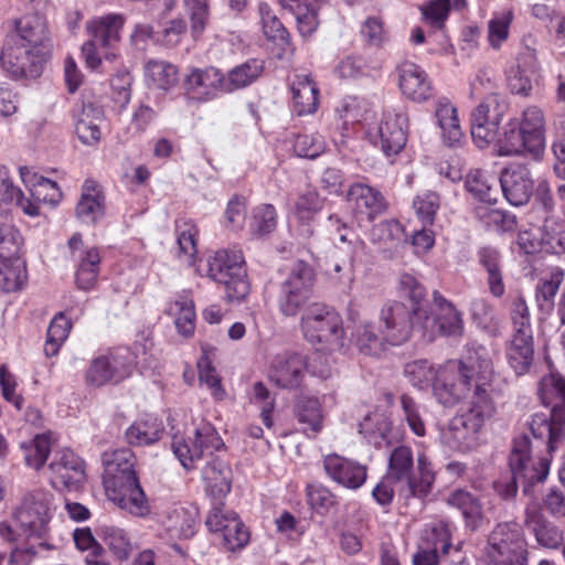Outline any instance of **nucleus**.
I'll return each mask as SVG.
<instances>
[{
  "instance_id": "10",
  "label": "nucleus",
  "mask_w": 565,
  "mask_h": 565,
  "mask_svg": "<svg viewBox=\"0 0 565 565\" xmlns=\"http://www.w3.org/2000/svg\"><path fill=\"white\" fill-rule=\"evenodd\" d=\"M433 311L425 307L413 309L414 318L422 320L424 330L438 331L443 335H461L463 321L461 313L439 291L433 292Z\"/></svg>"
},
{
  "instance_id": "54",
  "label": "nucleus",
  "mask_w": 565,
  "mask_h": 565,
  "mask_svg": "<svg viewBox=\"0 0 565 565\" xmlns=\"http://www.w3.org/2000/svg\"><path fill=\"white\" fill-rule=\"evenodd\" d=\"M507 110L508 103L503 95H490L482 98L472 111L471 118L475 121L483 120V122L493 121L494 124H500Z\"/></svg>"
},
{
  "instance_id": "51",
  "label": "nucleus",
  "mask_w": 565,
  "mask_h": 565,
  "mask_svg": "<svg viewBox=\"0 0 565 565\" xmlns=\"http://www.w3.org/2000/svg\"><path fill=\"white\" fill-rule=\"evenodd\" d=\"M20 174L22 180L29 184V177L36 179V183L33 184V189H31V195L33 198V202L38 205V202L43 201L51 204H56L60 202L62 198V192L60 191L56 182L51 181L43 177H36L35 174H31L30 170L26 167L20 168Z\"/></svg>"
},
{
  "instance_id": "20",
  "label": "nucleus",
  "mask_w": 565,
  "mask_h": 565,
  "mask_svg": "<svg viewBox=\"0 0 565 565\" xmlns=\"http://www.w3.org/2000/svg\"><path fill=\"white\" fill-rule=\"evenodd\" d=\"M54 487L76 489L85 480L84 463L72 450L57 452L49 465Z\"/></svg>"
},
{
  "instance_id": "30",
  "label": "nucleus",
  "mask_w": 565,
  "mask_h": 565,
  "mask_svg": "<svg viewBox=\"0 0 565 565\" xmlns=\"http://www.w3.org/2000/svg\"><path fill=\"white\" fill-rule=\"evenodd\" d=\"M348 201L353 202L360 213L374 217L386 210V202L382 193L376 189L362 184H352L348 191Z\"/></svg>"
},
{
  "instance_id": "38",
  "label": "nucleus",
  "mask_w": 565,
  "mask_h": 565,
  "mask_svg": "<svg viewBox=\"0 0 565 565\" xmlns=\"http://www.w3.org/2000/svg\"><path fill=\"white\" fill-rule=\"evenodd\" d=\"M198 509L192 508H175L167 518V531L171 537L190 539L195 534L198 525Z\"/></svg>"
},
{
  "instance_id": "32",
  "label": "nucleus",
  "mask_w": 565,
  "mask_h": 565,
  "mask_svg": "<svg viewBox=\"0 0 565 565\" xmlns=\"http://www.w3.org/2000/svg\"><path fill=\"white\" fill-rule=\"evenodd\" d=\"M435 117L441 129L443 139L449 147L460 143L463 134L461 131L457 109L447 98H439L436 104Z\"/></svg>"
},
{
  "instance_id": "46",
  "label": "nucleus",
  "mask_w": 565,
  "mask_h": 565,
  "mask_svg": "<svg viewBox=\"0 0 565 565\" xmlns=\"http://www.w3.org/2000/svg\"><path fill=\"white\" fill-rule=\"evenodd\" d=\"M479 263L487 270V281L490 292L494 297H501L504 294V284L500 266V254L493 247H482L478 252Z\"/></svg>"
},
{
  "instance_id": "63",
  "label": "nucleus",
  "mask_w": 565,
  "mask_h": 565,
  "mask_svg": "<svg viewBox=\"0 0 565 565\" xmlns=\"http://www.w3.org/2000/svg\"><path fill=\"white\" fill-rule=\"evenodd\" d=\"M223 546L231 552L244 547L249 541V531L239 520L238 515L228 521L221 532Z\"/></svg>"
},
{
  "instance_id": "42",
  "label": "nucleus",
  "mask_w": 565,
  "mask_h": 565,
  "mask_svg": "<svg viewBox=\"0 0 565 565\" xmlns=\"http://www.w3.org/2000/svg\"><path fill=\"white\" fill-rule=\"evenodd\" d=\"M1 204H14L30 216L39 214V205L30 199L24 198L22 191L13 184L9 175V170L6 167H0V205Z\"/></svg>"
},
{
  "instance_id": "64",
  "label": "nucleus",
  "mask_w": 565,
  "mask_h": 565,
  "mask_svg": "<svg viewBox=\"0 0 565 565\" xmlns=\"http://www.w3.org/2000/svg\"><path fill=\"white\" fill-rule=\"evenodd\" d=\"M436 373L427 360H415L404 366V375L412 385L423 388L436 381Z\"/></svg>"
},
{
  "instance_id": "19",
  "label": "nucleus",
  "mask_w": 565,
  "mask_h": 565,
  "mask_svg": "<svg viewBox=\"0 0 565 565\" xmlns=\"http://www.w3.org/2000/svg\"><path fill=\"white\" fill-rule=\"evenodd\" d=\"M565 403H555L548 415L534 414L530 429L534 438L546 439L548 452L558 448L564 438Z\"/></svg>"
},
{
  "instance_id": "39",
  "label": "nucleus",
  "mask_w": 565,
  "mask_h": 565,
  "mask_svg": "<svg viewBox=\"0 0 565 565\" xmlns=\"http://www.w3.org/2000/svg\"><path fill=\"white\" fill-rule=\"evenodd\" d=\"M499 180L480 169L470 170L466 177V188L481 202L494 204L498 198Z\"/></svg>"
},
{
  "instance_id": "16",
  "label": "nucleus",
  "mask_w": 565,
  "mask_h": 565,
  "mask_svg": "<svg viewBox=\"0 0 565 565\" xmlns=\"http://www.w3.org/2000/svg\"><path fill=\"white\" fill-rule=\"evenodd\" d=\"M499 183L509 203L515 206L526 204L534 192V180L526 164L515 163L507 167Z\"/></svg>"
},
{
  "instance_id": "31",
  "label": "nucleus",
  "mask_w": 565,
  "mask_h": 565,
  "mask_svg": "<svg viewBox=\"0 0 565 565\" xmlns=\"http://www.w3.org/2000/svg\"><path fill=\"white\" fill-rule=\"evenodd\" d=\"M103 110L93 104H83L77 115L75 132L85 145H95L100 140V124L103 122Z\"/></svg>"
},
{
  "instance_id": "17",
  "label": "nucleus",
  "mask_w": 565,
  "mask_h": 565,
  "mask_svg": "<svg viewBox=\"0 0 565 565\" xmlns=\"http://www.w3.org/2000/svg\"><path fill=\"white\" fill-rule=\"evenodd\" d=\"M4 38H12L13 42L28 45L36 50H49L47 28L44 19L36 14L14 18L7 22Z\"/></svg>"
},
{
  "instance_id": "45",
  "label": "nucleus",
  "mask_w": 565,
  "mask_h": 565,
  "mask_svg": "<svg viewBox=\"0 0 565 565\" xmlns=\"http://www.w3.org/2000/svg\"><path fill=\"white\" fill-rule=\"evenodd\" d=\"M353 338L359 351L366 355H379L384 351L385 344H388L381 327L369 322L358 326Z\"/></svg>"
},
{
  "instance_id": "60",
  "label": "nucleus",
  "mask_w": 565,
  "mask_h": 565,
  "mask_svg": "<svg viewBox=\"0 0 565 565\" xmlns=\"http://www.w3.org/2000/svg\"><path fill=\"white\" fill-rule=\"evenodd\" d=\"M426 543L427 547L440 553L441 555H447L450 551L459 552V546H452L451 544V533L449 525L443 521L434 523L426 531Z\"/></svg>"
},
{
  "instance_id": "48",
  "label": "nucleus",
  "mask_w": 565,
  "mask_h": 565,
  "mask_svg": "<svg viewBox=\"0 0 565 565\" xmlns=\"http://www.w3.org/2000/svg\"><path fill=\"white\" fill-rule=\"evenodd\" d=\"M169 313L175 315V327L180 334L190 337L195 328V311L193 300L186 295H180L169 308Z\"/></svg>"
},
{
  "instance_id": "56",
  "label": "nucleus",
  "mask_w": 565,
  "mask_h": 565,
  "mask_svg": "<svg viewBox=\"0 0 565 565\" xmlns=\"http://www.w3.org/2000/svg\"><path fill=\"white\" fill-rule=\"evenodd\" d=\"M511 339L534 340L530 311L523 298H516L511 307Z\"/></svg>"
},
{
  "instance_id": "57",
  "label": "nucleus",
  "mask_w": 565,
  "mask_h": 565,
  "mask_svg": "<svg viewBox=\"0 0 565 565\" xmlns=\"http://www.w3.org/2000/svg\"><path fill=\"white\" fill-rule=\"evenodd\" d=\"M71 328L72 323L64 313L60 312L53 318L47 329V338L44 345V352L47 356L57 354L61 345L67 339Z\"/></svg>"
},
{
  "instance_id": "7",
  "label": "nucleus",
  "mask_w": 565,
  "mask_h": 565,
  "mask_svg": "<svg viewBox=\"0 0 565 565\" xmlns=\"http://www.w3.org/2000/svg\"><path fill=\"white\" fill-rule=\"evenodd\" d=\"M476 376L462 362L447 361L436 373L433 391L440 404L455 406L462 399H472Z\"/></svg>"
},
{
  "instance_id": "6",
  "label": "nucleus",
  "mask_w": 565,
  "mask_h": 565,
  "mask_svg": "<svg viewBox=\"0 0 565 565\" xmlns=\"http://www.w3.org/2000/svg\"><path fill=\"white\" fill-rule=\"evenodd\" d=\"M303 338L312 345H341L344 335L341 316L322 303L308 306L301 317Z\"/></svg>"
},
{
  "instance_id": "58",
  "label": "nucleus",
  "mask_w": 565,
  "mask_h": 565,
  "mask_svg": "<svg viewBox=\"0 0 565 565\" xmlns=\"http://www.w3.org/2000/svg\"><path fill=\"white\" fill-rule=\"evenodd\" d=\"M513 18V12L511 10H507L495 13L489 21L488 41L492 49L499 50L508 40Z\"/></svg>"
},
{
  "instance_id": "15",
  "label": "nucleus",
  "mask_w": 565,
  "mask_h": 565,
  "mask_svg": "<svg viewBox=\"0 0 565 565\" xmlns=\"http://www.w3.org/2000/svg\"><path fill=\"white\" fill-rule=\"evenodd\" d=\"M315 280L312 267L297 260L285 280V315H295L308 300Z\"/></svg>"
},
{
  "instance_id": "35",
  "label": "nucleus",
  "mask_w": 565,
  "mask_h": 565,
  "mask_svg": "<svg viewBox=\"0 0 565 565\" xmlns=\"http://www.w3.org/2000/svg\"><path fill=\"white\" fill-rule=\"evenodd\" d=\"M100 254L96 247L81 250L77 256L75 281L79 289L94 288L99 274Z\"/></svg>"
},
{
  "instance_id": "41",
  "label": "nucleus",
  "mask_w": 565,
  "mask_h": 565,
  "mask_svg": "<svg viewBox=\"0 0 565 565\" xmlns=\"http://www.w3.org/2000/svg\"><path fill=\"white\" fill-rule=\"evenodd\" d=\"M162 433L161 422L149 417L132 423L125 433V439L130 446H147L157 443Z\"/></svg>"
},
{
  "instance_id": "47",
  "label": "nucleus",
  "mask_w": 565,
  "mask_h": 565,
  "mask_svg": "<svg viewBox=\"0 0 565 565\" xmlns=\"http://www.w3.org/2000/svg\"><path fill=\"white\" fill-rule=\"evenodd\" d=\"M296 416L306 434H317L321 429L322 415L318 398L301 395L295 406Z\"/></svg>"
},
{
  "instance_id": "49",
  "label": "nucleus",
  "mask_w": 565,
  "mask_h": 565,
  "mask_svg": "<svg viewBox=\"0 0 565 565\" xmlns=\"http://www.w3.org/2000/svg\"><path fill=\"white\" fill-rule=\"evenodd\" d=\"M23 238L8 214L0 213V257H21Z\"/></svg>"
},
{
  "instance_id": "34",
  "label": "nucleus",
  "mask_w": 565,
  "mask_h": 565,
  "mask_svg": "<svg viewBox=\"0 0 565 565\" xmlns=\"http://www.w3.org/2000/svg\"><path fill=\"white\" fill-rule=\"evenodd\" d=\"M446 502L460 510L467 527L476 530L479 526L482 519V507L479 499L471 492L456 489L447 495Z\"/></svg>"
},
{
  "instance_id": "59",
  "label": "nucleus",
  "mask_w": 565,
  "mask_h": 565,
  "mask_svg": "<svg viewBox=\"0 0 565 565\" xmlns=\"http://www.w3.org/2000/svg\"><path fill=\"white\" fill-rule=\"evenodd\" d=\"M102 531L103 540L115 557L120 561L127 559L132 551V544L127 533L113 525L104 526Z\"/></svg>"
},
{
  "instance_id": "25",
  "label": "nucleus",
  "mask_w": 565,
  "mask_h": 565,
  "mask_svg": "<svg viewBox=\"0 0 565 565\" xmlns=\"http://www.w3.org/2000/svg\"><path fill=\"white\" fill-rule=\"evenodd\" d=\"M377 136L386 156L398 153L407 140V117L404 114H385L379 126Z\"/></svg>"
},
{
  "instance_id": "11",
  "label": "nucleus",
  "mask_w": 565,
  "mask_h": 565,
  "mask_svg": "<svg viewBox=\"0 0 565 565\" xmlns=\"http://www.w3.org/2000/svg\"><path fill=\"white\" fill-rule=\"evenodd\" d=\"M124 18L120 14H109L87 24L90 39L82 46L87 67L95 70L102 62V50L113 49L120 39Z\"/></svg>"
},
{
  "instance_id": "62",
  "label": "nucleus",
  "mask_w": 565,
  "mask_h": 565,
  "mask_svg": "<svg viewBox=\"0 0 565 565\" xmlns=\"http://www.w3.org/2000/svg\"><path fill=\"white\" fill-rule=\"evenodd\" d=\"M295 1L296 3L290 4L288 10L292 14L301 36H310L318 26L317 11L312 4L306 1L303 3L297 0Z\"/></svg>"
},
{
  "instance_id": "9",
  "label": "nucleus",
  "mask_w": 565,
  "mask_h": 565,
  "mask_svg": "<svg viewBox=\"0 0 565 565\" xmlns=\"http://www.w3.org/2000/svg\"><path fill=\"white\" fill-rule=\"evenodd\" d=\"M52 495L44 490L25 493L13 509L12 518L26 536L42 537L52 518Z\"/></svg>"
},
{
  "instance_id": "44",
  "label": "nucleus",
  "mask_w": 565,
  "mask_h": 565,
  "mask_svg": "<svg viewBox=\"0 0 565 565\" xmlns=\"http://www.w3.org/2000/svg\"><path fill=\"white\" fill-rule=\"evenodd\" d=\"M520 128L527 137V142L539 152L544 149L545 117L537 106H530L522 113Z\"/></svg>"
},
{
  "instance_id": "2",
  "label": "nucleus",
  "mask_w": 565,
  "mask_h": 565,
  "mask_svg": "<svg viewBox=\"0 0 565 565\" xmlns=\"http://www.w3.org/2000/svg\"><path fill=\"white\" fill-rule=\"evenodd\" d=\"M408 446H397L390 455L386 476L394 479L405 498L425 499L433 490L436 475L428 457L420 452L416 458Z\"/></svg>"
},
{
  "instance_id": "27",
  "label": "nucleus",
  "mask_w": 565,
  "mask_h": 565,
  "mask_svg": "<svg viewBox=\"0 0 565 565\" xmlns=\"http://www.w3.org/2000/svg\"><path fill=\"white\" fill-rule=\"evenodd\" d=\"M495 149L501 157L521 156L525 152L534 156L540 153L527 142V137L520 128L518 118H513L504 125L502 132L497 138Z\"/></svg>"
},
{
  "instance_id": "29",
  "label": "nucleus",
  "mask_w": 565,
  "mask_h": 565,
  "mask_svg": "<svg viewBox=\"0 0 565 565\" xmlns=\"http://www.w3.org/2000/svg\"><path fill=\"white\" fill-rule=\"evenodd\" d=\"M511 472L514 478L522 484L523 493L526 495L534 494V486L543 482L550 471V460L547 458H539L537 460H524L520 465H510Z\"/></svg>"
},
{
  "instance_id": "26",
  "label": "nucleus",
  "mask_w": 565,
  "mask_h": 565,
  "mask_svg": "<svg viewBox=\"0 0 565 565\" xmlns=\"http://www.w3.org/2000/svg\"><path fill=\"white\" fill-rule=\"evenodd\" d=\"M207 493L214 501H222L231 491L233 473L220 456L212 457L202 470Z\"/></svg>"
},
{
  "instance_id": "53",
  "label": "nucleus",
  "mask_w": 565,
  "mask_h": 565,
  "mask_svg": "<svg viewBox=\"0 0 565 565\" xmlns=\"http://www.w3.org/2000/svg\"><path fill=\"white\" fill-rule=\"evenodd\" d=\"M537 394L545 406L556 401L565 403V377L558 372H550L539 382Z\"/></svg>"
},
{
  "instance_id": "8",
  "label": "nucleus",
  "mask_w": 565,
  "mask_h": 565,
  "mask_svg": "<svg viewBox=\"0 0 565 565\" xmlns=\"http://www.w3.org/2000/svg\"><path fill=\"white\" fill-rule=\"evenodd\" d=\"M49 60V50H36L3 38L0 66L13 79L38 78Z\"/></svg>"
},
{
  "instance_id": "28",
  "label": "nucleus",
  "mask_w": 565,
  "mask_h": 565,
  "mask_svg": "<svg viewBox=\"0 0 565 565\" xmlns=\"http://www.w3.org/2000/svg\"><path fill=\"white\" fill-rule=\"evenodd\" d=\"M292 109L298 116L312 114L319 105V89L309 74H295L289 84Z\"/></svg>"
},
{
  "instance_id": "13",
  "label": "nucleus",
  "mask_w": 565,
  "mask_h": 565,
  "mask_svg": "<svg viewBox=\"0 0 565 565\" xmlns=\"http://www.w3.org/2000/svg\"><path fill=\"white\" fill-rule=\"evenodd\" d=\"M224 443L218 436L216 429L211 424H203L194 431V437L184 439H174L172 449L179 458L182 466L186 469L191 465L207 454L212 457L214 451H220L224 448Z\"/></svg>"
},
{
  "instance_id": "55",
  "label": "nucleus",
  "mask_w": 565,
  "mask_h": 565,
  "mask_svg": "<svg viewBox=\"0 0 565 565\" xmlns=\"http://www.w3.org/2000/svg\"><path fill=\"white\" fill-rule=\"evenodd\" d=\"M148 81L157 88L169 89L178 82V71L166 61H149L146 66Z\"/></svg>"
},
{
  "instance_id": "37",
  "label": "nucleus",
  "mask_w": 565,
  "mask_h": 565,
  "mask_svg": "<svg viewBox=\"0 0 565 565\" xmlns=\"http://www.w3.org/2000/svg\"><path fill=\"white\" fill-rule=\"evenodd\" d=\"M558 230L559 225L555 221L545 218L543 226L531 234L532 239L527 238L530 248L526 253L539 250L558 253L557 247L565 249V237L561 236Z\"/></svg>"
},
{
  "instance_id": "52",
  "label": "nucleus",
  "mask_w": 565,
  "mask_h": 565,
  "mask_svg": "<svg viewBox=\"0 0 565 565\" xmlns=\"http://www.w3.org/2000/svg\"><path fill=\"white\" fill-rule=\"evenodd\" d=\"M263 72V63L249 60L228 72L226 76V93L248 86Z\"/></svg>"
},
{
  "instance_id": "1",
  "label": "nucleus",
  "mask_w": 565,
  "mask_h": 565,
  "mask_svg": "<svg viewBox=\"0 0 565 565\" xmlns=\"http://www.w3.org/2000/svg\"><path fill=\"white\" fill-rule=\"evenodd\" d=\"M136 457L128 448L105 452L103 483L107 498L136 516H145L150 505L135 471Z\"/></svg>"
},
{
  "instance_id": "61",
  "label": "nucleus",
  "mask_w": 565,
  "mask_h": 565,
  "mask_svg": "<svg viewBox=\"0 0 565 565\" xmlns=\"http://www.w3.org/2000/svg\"><path fill=\"white\" fill-rule=\"evenodd\" d=\"M379 67L370 65L365 57L361 55H349L341 60L334 67V73L340 78H359L369 76L373 71Z\"/></svg>"
},
{
  "instance_id": "24",
  "label": "nucleus",
  "mask_w": 565,
  "mask_h": 565,
  "mask_svg": "<svg viewBox=\"0 0 565 565\" xmlns=\"http://www.w3.org/2000/svg\"><path fill=\"white\" fill-rule=\"evenodd\" d=\"M539 70L536 52L526 46L518 56L516 64L508 73V85L513 94L529 96L532 78Z\"/></svg>"
},
{
  "instance_id": "5",
  "label": "nucleus",
  "mask_w": 565,
  "mask_h": 565,
  "mask_svg": "<svg viewBox=\"0 0 565 565\" xmlns=\"http://www.w3.org/2000/svg\"><path fill=\"white\" fill-rule=\"evenodd\" d=\"M486 556L493 565H527V544L519 524H498L489 535Z\"/></svg>"
},
{
  "instance_id": "50",
  "label": "nucleus",
  "mask_w": 565,
  "mask_h": 565,
  "mask_svg": "<svg viewBox=\"0 0 565 565\" xmlns=\"http://www.w3.org/2000/svg\"><path fill=\"white\" fill-rule=\"evenodd\" d=\"M281 6L282 0H277L276 4L268 2H262L259 4L262 31L268 41L275 42L282 39Z\"/></svg>"
},
{
  "instance_id": "23",
  "label": "nucleus",
  "mask_w": 565,
  "mask_h": 565,
  "mask_svg": "<svg viewBox=\"0 0 565 565\" xmlns=\"http://www.w3.org/2000/svg\"><path fill=\"white\" fill-rule=\"evenodd\" d=\"M397 72L399 88L406 97L415 102H424L433 96L431 82L420 66L404 62L398 66Z\"/></svg>"
},
{
  "instance_id": "3",
  "label": "nucleus",
  "mask_w": 565,
  "mask_h": 565,
  "mask_svg": "<svg viewBox=\"0 0 565 565\" xmlns=\"http://www.w3.org/2000/svg\"><path fill=\"white\" fill-rule=\"evenodd\" d=\"M472 395L468 411L452 417L440 431V441L451 450L468 451L476 446L477 436L482 426L495 413L491 396L484 395V390L478 386Z\"/></svg>"
},
{
  "instance_id": "18",
  "label": "nucleus",
  "mask_w": 565,
  "mask_h": 565,
  "mask_svg": "<svg viewBox=\"0 0 565 565\" xmlns=\"http://www.w3.org/2000/svg\"><path fill=\"white\" fill-rule=\"evenodd\" d=\"M457 361L462 362L469 372L476 376L472 395L480 391L478 387L480 386L484 390V395L490 396L493 375V350L478 342H470L467 344L462 358Z\"/></svg>"
},
{
  "instance_id": "40",
  "label": "nucleus",
  "mask_w": 565,
  "mask_h": 565,
  "mask_svg": "<svg viewBox=\"0 0 565 565\" xmlns=\"http://www.w3.org/2000/svg\"><path fill=\"white\" fill-rule=\"evenodd\" d=\"M26 266L21 257H0V292H14L22 288Z\"/></svg>"
},
{
  "instance_id": "21",
  "label": "nucleus",
  "mask_w": 565,
  "mask_h": 565,
  "mask_svg": "<svg viewBox=\"0 0 565 565\" xmlns=\"http://www.w3.org/2000/svg\"><path fill=\"white\" fill-rule=\"evenodd\" d=\"M524 525L534 534L539 545L545 548L557 550L564 543L563 531L545 519L541 508L535 502L525 507Z\"/></svg>"
},
{
  "instance_id": "36",
  "label": "nucleus",
  "mask_w": 565,
  "mask_h": 565,
  "mask_svg": "<svg viewBox=\"0 0 565 565\" xmlns=\"http://www.w3.org/2000/svg\"><path fill=\"white\" fill-rule=\"evenodd\" d=\"M185 83L189 89L203 93L206 98L213 96L216 90L226 92V76L214 67L194 70L188 75Z\"/></svg>"
},
{
  "instance_id": "43",
  "label": "nucleus",
  "mask_w": 565,
  "mask_h": 565,
  "mask_svg": "<svg viewBox=\"0 0 565 565\" xmlns=\"http://www.w3.org/2000/svg\"><path fill=\"white\" fill-rule=\"evenodd\" d=\"M505 354L515 374L524 375L534 361V340L511 339L507 344Z\"/></svg>"
},
{
  "instance_id": "12",
  "label": "nucleus",
  "mask_w": 565,
  "mask_h": 565,
  "mask_svg": "<svg viewBox=\"0 0 565 565\" xmlns=\"http://www.w3.org/2000/svg\"><path fill=\"white\" fill-rule=\"evenodd\" d=\"M135 356L127 348H119L93 360L86 372V382L99 387L107 383H118L130 375Z\"/></svg>"
},
{
  "instance_id": "4",
  "label": "nucleus",
  "mask_w": 565,
  "mask_h": 565,
  "mask_svg": "<svg viewBox=\"0 0 565 565\" xmlns=\"http://www.w3.org/2000/svg\"><path fill=\"white\" fill-rule=\"evenodd\" d=\"M206 266V276L223 287L227 302L242 301L248 296L250 282L241 249H218L207 257Z\"/></svg>"
},
{
  "instance_id": "22",
  "label": "nucleus",
  "mask_w": 565,
  "mask_h": 565,
  "mask_svg": "<svg viewBox=\"0 0 565 565\" xmlns=\"http://www.w3.org/2000/svg\"><path fill=\"white\" fill-rule=\"evenodd\" d=\"M323 468L333 481L349 489L360 488L367 477L365 466L335 454L323 459Z\"/></svg>"
},
{
  "instance_id": "14",
  "label": "nucleus",
  "mask_w": 565,
  "mask_h": 565,
  "mask_svg": "<svg viewBox=\"0 0 565 565\" xmlns=\"http://www.w3.org/2000/svg\"><path fill=\"white\" fill-rule=\"evenodd\" d=\"M413 309L393 301L383 306L380 312V327L384 339L391 345H401L408 341L413 330Z\"/></svg>"
},
{
  "instance_id": "33",
  "label": "nucleus",
  "mask_w": 565,
  "mask_h": 565,
  "mask_svg": "<svg viewBox=\"0 0 565 565\" xmlns=\"http://www.w3.org/2000/svg\"><path fill=\"white\" fill-rule=\"evenodd\" d=\"M77 217L85 223L94 224L104 215V196L97 190L95 181L84 183L81 199L76 205Z\"/></svg>"
}]
</instances>
